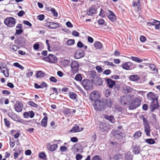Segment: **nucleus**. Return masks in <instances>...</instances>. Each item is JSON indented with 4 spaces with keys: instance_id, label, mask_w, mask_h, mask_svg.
Returning <instances> with one entry per match:
<instances>
[{
    "instance_id": "obj_1",
    "label": "nucleus",
    "mask_w": 160,
    "mask_h": 160,
    "mask_svg": "<svg viewBox=\"0 0 160 160\" xmlns=\"http://www.w3.org/2000/svg\"><path fill=\"white\" fill-rule=\"evenodd\" d=\"M142 101V98L140 97H136L132 100L130 102L129 107L130 109H133L139 107Z\"/></svg>"
},
{
    "instance_id": "obj_2",
    "label": "nucleus",
    "mask_w": 160,
    "mask_h": 160,
    "mask_svg": "<svg viewBox=\"0 0 160 160\" xmlns=\"http://www.w3.org/2000/svg\"><path fill=\"white\" fill-rule=\"evenodd\" d=\"M142 119L144 125V132L147 136H149L150 135V128L148 121L143 115H142Z\"/></svg>"
},
{
    "instance_id": "obj_3",
    "label": "nucleus",
    "mask_w": 160,
    "mask_h": 160,
    "mask_svg": "<svg viewBox=\"0 0 160 160\" xmlns=\"http://www.w3.org/2000/svg\"><path fill=\"white\" fill-rule=\"evenodd\" d=\"M79 64L78 63L75 61H72L71 64V72L73 74L79 72Z\"/></svg>"
},
{
    "instance_id": "obj_4",
    "label": "nucleus",
    "mask_w": 160,
    "mask_h": 160,
    "mask_svg": "<svg viewBox=\"0 0 160 160\" xmlns=\"http://www.w3.org/2000/svg\"><path fill=\"white\" fill-rule=\"evenodd\" d=\"M93 106L95 109L98 111H102L105 110V106L102 99L94 102Z\"/></svg>"
},
{
    "instance_id": "obj_5",
    "label": "nucleus",
    "mask_w": 160,
    "mask_h": 160,
    "mask_svg": "<svg viewBox=\"0 0 160 160\" xmlns=\"http://www.w3.org/2000/svg\"><path fill=\"white\" fill-rule=\"evenodd\" d=\"M82 84L84 88L87 90H91L92 89V83L88 79H83L82 82Z\"/></svg>"
},
{
    "instance_id": "obj_6",
    "label": "nucleus",
    "mask_w": 160,
    "mask_h": 160,
    "mask_svg": "<svg viewBox=\"0 0 160 160\" xmlns=\"http://www.w3.org/2000/svg\"><path fill=\"white\" fill-rule=\"evenodd\" d=\"M43 60L50 63H55L57 61V58L51 54H49L47 57H43Z\"/></svg>"
},
{
    "instance_id": "obj_7",
    "label": "nucleus",
    "mask_w": 160,
    "mask_h": 160,
    "mask_svg": "<svg viewBox=\"0 0 160 160\" xmlns=\"http://www.w3.org/2000/svg\"><path fill=\"white\" fill-rule=\"evenodd\" d=\"M4 23L8 27H13L15 23V19L13 18L10 17L6 18L4 20Z\"/></svg>"
},
{
    "instance_id": "obj_8",
    "label": "nucleus",
    "mask_w": 160,
    "mask_h": 160,
    "mask_svg": "<svg viewBox=\"0 0 160 160\" xmlns=\"http://www.w3.org/2000/svg\"><path fill=\"white\" fill-rule=\"evenodd\" d=\"M99 128L101 131L103 132H107L110 129V126L106 123H101L99 124Z\"/></svg>"
},
{
    "instance_id": "obj_9",
    "label": "nucleus",
    "mask_w": 160,
    "mask_h": 160,
    "mask_svg": "<svg viewBox=\"0 0 160 160\" xmlns=\"http://www.w3.org/2000/svg\"><path fill=\"white\" fill-rule=\"evenodd\" d=\"M100 98V95L99 93L96 91H94L91 93L90 95V99L92 102H96Z\"/></svg>"
},
{
    "instance_id": "obj_10",
    "label": "nucleus",
    "mask_w": 160,
    "mask_h": 160,
    "mask_svg": "<svg viewBox=\"0 0 160 160\" xmlns=\"http://www.w3.org/2000/svg\"><path fill=\"white\" fill-rule=\"evenodd\" d=\"M123 68L126 70H132L134 68L135 65L130 62H125L122 65Z\"/></svg>"
},
{
    "instance_id": "obj_11",
    "label": "nucleus",
    "mask_w": 160,
    "mask_h": 160,
    "mask_svg": "<svg viewBox=\"0 0 160 160\" xmlns=\"http://www.w3.org/2000/svg\"><path fill=\"white\" fill-rule=\"evenodd\" d=\"M159 107L158 104V99L152 101L150 106L151 111L153 112L155 109H157Z\"/></svg>"
},
{
    "instance_id": "obj_12",
    "label": "nucleus",
    "mask_w": 160,
    "mask_h": 160,
    "mask_svg": "<svg viewBox=\"0 0 160 160\" xmlns=\"http://www.w3.org/2000/svg\"><path fill=\"white\" fill-rule=\"evenodd\" d=\"M23 107V104L21 102L19 101H17L14 106L15 110L18 112H22Z\"/></svg>"
},
{
    "instance_id": "obj_13",
    "label": "nucleus",
    "mask_w": 160,
    "mask_h": 160,
    "mask_svg": "<svg viewBox=\"0 0 160 160\" xmlns=\"http://www.w3.org/2000/svg\"><path fill=\"white\" fill-rule=\"evenodd\" d=\"M85 52L81 49H78L76 51L75 54V58L79 59L84 56Z\"/></svg>"
},
{
    "instance_id": "obj_14",
    "label": "nucleus",
    "mask_w": 160,
    "mask_h": 160,
    "mask_svg": "<svg viewBox=\"0 0 160 160\" xmlns=\"http://www.w3.org/2000/svg\"><path fill=\"white\" fill-rule=\"evenodd\" d=\"M104 106H105V109L107 107H110L112 106V102L111 98L101 99Z\"/></svg>"
},
{
    "instance_id": "obj_15",
    "label": "nucleus",
    "mask_w": 160,
    "mask_h": 160,
    "mask_svg": "<svg viewBox=\"0 0 160 160\" xmlns=\"http://www.w3.org/2000/svg\"><path fill=\"white\" fill-rule=\"evenodd\" d=\"M147 24L148 26L150 25H155V28L156 29H159L160 28V22L153 19L150 22H148Z\"/></svg>"
},
{
    "instance_id": "obj_16",
    "label": "nucleus",
    "mask_w": 160,
    "mask_h": 160,
    "mask_svg": "<svg viewBox=\"0 0 160 160\" xmlns=\"http://www.w3.org/2000/svg\"><path fill=\"white\" fill-rule=\"evenodd\" d=\"M147 99L149 100L153 101L158 99V96H157L154 93L152 92H150L147 94Z\"/></svg>"
},
{
    "instance_id": "obj_17",
    "label": "nucleus",
    "mask_w": 160,
    "mask_h": 160,
    "mask_svg": "<svg viewBox=\"0 0 160 160\" xmlns=\"http://www.w3.org/2000/svg\"><path fill=\"white\" fill-rule=\"evenodd\" d=\"M130 98L128 95H125L122 96L121 98V102L124 104L126 105L130 101Z\"/></svg>"
},
{
    "instance_id": "obj_18",
    "label": "nucleus",
    "mask_w": 160,
    "mask_h": 160,
    "mask_svg": "<svg viewBox=\"0 0 160 160\" xmlns=\"http://www.w3.org/2000/svg\"><path fill=\"white\" fill-rule=\"evenodd\" d=\"M8 115L12 119L17 122L20 118L18 115L13 112L8 113Z\"/></svg>"
},
{
    "instance_id": "obj_19",
    "label": "nucleus",
    "mask_w": 160,
    "mask_h": 160,
    "mask_svg": "<svg viewBox=\"0 0 160 160\" xmlns=\"http://www.w3.org/2000/svg\"><path fill=\"white\" fill-rule=\"evenodd\" d=\"M106 82L108 86L112 88L115 85L116 82L110 78H106Z\"/></svg>"
},
{
    "instance_id": "obj_20",
    "label": "nucleus",
    "mask_w": 160,
    "mask_h": 160,
    "mask_svg": "<svg viewBox=\"0 0 160 160\" xmlns=\"http://www.w3.org/2000/svg\"><path fill=\"white\" fill-rule=\"evenodd\" d=\"M107 16L109 20L112 22H114L116 21V17L114 13L110 10L108 11V12L107 13Z\"/></svg>"
},
{
    "instance_id": "obj_21",
    "label": "nucleus",
    "mask_w": 160,
    "mask_h": 160,
    "mask_svg": "<svg viewBox=\"0 0 160 160\" xmlns=\"http://www.w3.org/2000/svg\"><path fill=\"white\" fill-rule=\"evenodd\" d=\"M35 114L33 111H30L29 112H25L23 113L24 117L25 118H28L29 117L31 118H33Z\"/></svg>"
},
{
    "instance_id": "obj_22",
    "label": "nucleus",
    "mask_w": 160,
    "mask_h": 160,
    "mask_svg": "<svg viewBox=\"0 0 160 160\" xmlns=\"http://www.w3.org/2000/svg\"><path fill=\"white\" fill-rule=\"evenodd\" d=\"M90 76L92 82L94 81L98 77L97 75V72L94 71H92L90 72Z\"/></svg>"
},
{
    "instance_id": "obj_23",
    "label": "nucleus",
    "mask_w": 160,
    "mask_h": 160,
    "mask_svg": "<svg viewBox=\"0 0 160 160\" xmlns=\"http://www.w3.org/2000/svg\"><path fill=\"white\" fill-rule=\"evenodd\" d=\"M129 79L130 81L137 82L140 79V77L138 75L133 74L130 75Z\"/></svg>"
},
{
    "instance_id": "obj_24",
    "label": "nucleus",
    "mask_w": 160,
    "mask_h": 160,
    "mask_svg": "<svg viewBox=\"0 0 160 160\" xmlns=\"http://www.w3.org/2000/svg\"><path fill=\"white\" fill-rule=\"evenodd\" d=\"M48 149L51 152H53L56 150L58 148V145L56 144H54L51 145L50 144H48L47 145Z\"/></svg>"
},
{
    "instance_id": "obj_25",
    "label": "nucleus",
    "mask_w": 160,
    "mask_h": 160,
    "mask_svg": "<svg viewBox=\"0 0 160 160\" xmlns=\"http://www.w3.org/2000/svg\"><path fill=\"white\" fill-rule=\"evenodd\" d=\"M69 97L72 99L73 100H77L78 97L77 94L75 92H68Z\"/></svg>"
},
{
    "instance_id": "obj_26",
    "label": "nucleus",
    "mask_w": 160,
    "mask_h": 160,
    "mask_svg": "<svg viewBox=\"0 0 160 160\" xmlns=\"http://www.w3.org/2000/svg\"><path fill=\"white\" fill-rule=\"evenodd\" d=\"M93 82L97 86H101L102 84L103 81L100 77H98Z\"/></svg>"
},
{
    "instance_id": "obj_27",
    "label": "nucleus",
    "mask_w": 160,
    "mask_h": 160,
    "mask_svg": "<svg viewBox=\"0 0 160 160\" xmlns=\"http://www.w3.org/2000/svg\"><path fill=\"white\" fill-rule=\"evenodd\" d=\"M132 5L134 7H137V9H140L141 8V4L140 0H135L132 2Z\"/></svg>"
},
{
    "instance_id": "obj_28",
    "label": "nucleus",
    "mask_w": 160,
    "mask_h": 160,
    "mask_svg": "<svg viewBox=\"0 0 160 160\" xmlns=\"http://www.w3.org/2000/svg\"><path fill=\"white\" fill-rule=\"evenodd\" d=\"M83 128H82L81 129H79V127L78 126H76L73 127L70 130V132L72 133L78 132L82 131Z\"/></svg>"
},
{
    "instance_id": "obj_29",
    "label": "nucleus",
    "mask_w": 160,
    "mask_h": 160,
    "mask_svg": "<svg viewBox=\"0 0 160 160\" xmlns=\"http://www.w3.org/2000/svg\"><path fill=\"white\" fill-rule=\"evenodd\" d=\"M140 151V147L139 145H136L133 149V152L135 154H139Z\"/></svg>"
},
{
    "instance_id": "obj_30",
    "label": "nucleus",
    "mask_w": 160,
    "mask_h": 160,
    "mask_svg": "<svg viewBox=\"0 0 160 160\" xmlns=\"http://www.w3.org/2000/svg\"><path fill=\"white\" fill-rule=\"evenodd\" d=\"M94 46L96 49H100L102 48L103 45L98 41H96L94 42Z\"/></svg>"
},
{
    "instance_id": "obj_31",
    "label": "nucleus",
    "mask_w": 160,
    "mask_h": 160,
    "mask_svg": "<svg viewBox=\"0 0 160 160\" xmlns=\"http://www.w3.org/2000/svg\"><path fill=\"white\" fill-rule=\"evenodd\" d=\"M104 118L112 123H114L115 122V119L114 117L112 115L108 116V115H104Z\"/></svg>"
},
{
    "instance_id": "obj_32",
    "label": "nucleus",
    "mask_w": 160,
    "mask_h": 160,
    "mask_svg": "<svg viewBox=\"0 0 160 160\" xmlns=\"http://www.w3.org/2000/svg\"><path fill=\"white\" fill-rule=\"evenodd\" d=\"M32 120H29L28 121L24 120L23 119H21L20 118L18 121V122H20L23 125H28V123H31L32 122Z\"/></svg>"
},
{
    "instance_id": "obj_33",
    "label": "nucleus",
    "mask_w": 160,
    "mask_h": 160,
    "mask_svg": "<svg viewBox=\"0 0 160 160\" xmlns=\"http://www.w3.org/2000/svg\"><path fill=\"white\" fill-rule=\"evenodd\" d=\"M48 117L47 116L44 117L41 122V124L43 127H46L47 124Z\"/></svg>"
},
{
    "instance_id": "obj_34",
    "label": "nucleus",
    "mask_w": 160,
    "mask_h": 160,
    "mask_svg": "<svg viewBox=\"0 0 160 160\" xmlns=\"http://www.w3.org/2000/svg\"><path fill=\"white\" fill-rule=\"evenodd\" d=\"M96 12V9L95 8L92 6L89 9V11L88 12V14L89 15L92 16Z\"/></svg>"
},
{
    "instance_id": "obj_35",
    "label": "nucleus",
    "mask_w": 160,
    "mask_h": 160,
    "mask_svg": "<svg viewBox=\"0 0 160 160\" xmlns=\"http://www.w3.org/2000/svg\"><path fill=\"white\" fill-rule=\"evenodd\" d=\"M49 27L52 29H55L57 27H59V24L58 23H55L52 22L50 23Z\"/></svg>"
},
{
    "instance_id": "obj_36",
    "label": "nucleus",
    "mask_w": 160,
    "mask_h": 160,
    "mask_svg": "<svg viewBox=\"0 0 160 160\" xmlns=\"http://www.w3.org/2000/svg\"><path fill=\"white\" fill-rule=\"evenodd\" d=\"M124 92L126 93H130L132 91V89L129 86H127L123 88Z\"/></svg>"
},
{
    "instance_id": "obj_37",
    "label": "nucleus",
    "mask_w": 160,
    "mask_h": 160,
    "mask_svg": "<svg viewBox=\"0 0 160 160\" xmlns=\"http://www.w3.org/2000/svg\"><path fill=\"white\" fill-rule=\"evenodd\" d=\"M122 133L118 131L114 132L113 135L115 138H119L121 137Z\"/></svg>"
},
{
    "instance_id": "obj_38",
    "label": "nucleus",
    "mask_w": 160,
    "mask_h": 160,
    "mask_svg": "<svg viewBox=\"0 0 160 160\" xmlns=\"http://www.w3.org/2000/svg\"><path fill=\"white\" fill-rule=\"evenodd\" d=\"M145 141L146 142L150 145L153 144L155 143L154 140L152 138L147 139Z\"/></svg>"
},
{
    "instance_id": "obj_39",
    "label": "nucleus",
    "mask_w": 160,
    "mask_h": 160,
    "mask_svg": "<svg viewBox=\"0 0 160 160\" xmlns=\"http://www.w3.org/2000/svg\"><path fill=\"white\" fill-rule=\"evenodd\" d=\"M131 58L133 61L137 62L140 63L142 62L143 61L142 59L137 57L132 56L131 57Z\"/></svg>"
},
{
    "instance_id": "obj_40",
    "label": "nucleus",
    "mask_w": 160,
    "mask_h": 160,
    "mask_svg": "<svg viewBox=\"0 0 160 160\" xmlns=\"http://www.w3.org/2000/svg\"><path fill=\"white\" fill-rule=\"evenodd\" d=\"M45 75V74L42 71H39L36 74V76L37 78H43Z\"/></svg>"
},
{
    "instance_id": "obj_41",
    "label": "nucleus",
    "mask_w": 160,
    "mask_h": 160,
    "mask_svg": "<svg viewBox=\"0 0 160 160\" xmlns=\"http://www.w3.org/2000/svg\"><path fill=\"white\" fill-rule=\"evenodd\" d=\"M122 157L120 153H117L113 157V158L114 160H119L121 159Z\"/></svg>"
},
{
    "instance_id": "obj_42",
    "label": "nucleus",
    "mask_w": 160,
    "mask_h": 160,
    "mask_svg": "<svg viewBox=\"0 0 160 160\" xmlns=\"http://www.w3.org/2000/svg\"><path fill=\"white\" fill-rule=\"evenodd\" d=\"M4 121L5 126L7 128H9L11 124V123L10 121L7 118H4Z\"/></svg>"
},
{
    "instance_id": "obj_43",
    "label": "nucleus",
    "mask_w": 160,
    "mask_h": 160,
    "mask_svg": "<svg viewBox=\"0 0 160 160\" xmlns=\"http://www.w3.org/2000/svg\"><path fill=\"white\" fill-rule=\"evenodd\" d=\"M142 135V132H141L138 131L135 132L133 135V137L135 138H137L140 137Z\"/></svg>"
},
{
    "instance_id": "obj_44",
    "label": "nucleus",
    "mask_w": 160,
    "mask_h": 160,
    "mask_svg": "<svg viewBox=\"0 0 160 160\" xmlns=\"http://www.w3.org/2000/svg\"><path fill=\"white\" fill-rule=\"evenodd\" d=\"M27 103L28 105L34 108H37L38 107V105L32 101H28Z\"/></svg>"
},
{
    "instance_id": "obj_45",
    "label": "nucleus",
    "mask_w": 160,
    "mask_h": 160,
    "mask_svg": "<svg viewBox=\"0 0 160 160\" xmlns=\"http://www.w3.org/2000/svg\"><path fill=\"white\" fill-rule=\"evenodd\" d=\"M82 77L80 74H78L75 77V79L78 81H81L82 80Z\"/></svg>"
},
{
    "instance_id": "obj_46",
    "label": "nucleus",
    "mask_w": 160,
    "mask_h": 160,
    "mask_svg": "<svg viewBox=\"0 0 160 160\" xmlns=\"http://www.w3.org/2000/svg\"><path fill=\"white\" fill-rule=\"evenodd\" d=\"M104 65L107 66H110L112 67H114L115 65L112 62H110L108 61H105L103 62Z\"/></svg>"
},
{
    "instance_id": "obj_47",
    "label": "nucleus",
    "mask_w": 160,
    "mask_h": 160,
    "mask_svg": "<svg viewBox=\"0 0 160 160\" xmlns=\"http://www.w3.org/2000/svg\"><path fill=\"white\" fill-rule=\"evenodd\" d=\"M51 11L52 13L53 14V15L55 17H57L58 15V12L56 11L55 9L54 8H52L51 9Z\"/></svg>"
},
{
    "instance_id": "obj_48",
    "label": "nucleus",
    "mask_w": 160,
    "mask_h": 160,
    "mask_svg": "<svg viewBox=\"0 0 160 160\" xmlns=\"http://www.w3.org/2000/svg\"><path fill=\"white\" fill-rule=\"evenodd\" d=\"M91 160H102V159L99 155H95L92 157Z\"/></svg>"
},
{
    "instance_id": "obj_49",
    "label": "nucleus",
    "mask_w": 160,
    "mask_h": 160,
    "mask_svg": "<svg viewBox=\"0 0 160 160\" xmlns=\"http://www.w3.org/2000/svg\"><path fill=\"white\" fill-rule=\"evenodd\" d=\"M10 48L11 49H12L14 51H16L18 49V47L14 45H10Z\"/></svg>"
},
{
    "instance_id": "obj_50",
    "label": "nucleus",
    "mask_w": 160,
    "mask_h": 160,
    "mask_svg": "<svg viewBox=\"0 0 160 160\" xmlns=\"http://www.w3.org/2000/svg\"><path fill=\"white\" fill-rule=\"evenodd\" d=\"M75 43L74 40L72 39H69L67 42V44L68 45H72Z\"/></svg>"
},
{
    "instance_id": "obj_51",
    "label": "nucleus",
    "mask_w": 160,
    "mask_h": 160,
    "mask_svg": "<svg viewBox=\"0 0 160 160\" xmlns=\"http://www.w3.org/2000/svg\"><path fill=\"white\" fill-rule=\"evenodd\" d=\"M96 69L97 70L98 72V73L102 72L103 70L102 68L100 66H96Z\"/></svg>"
},
{
    "instance_id": "obj_52",
    "label": "nucleus",
    "mask_w": 160,
    "mask_h": 160,
    "mask_svg": "<svg viewBox=\"0 0 160 160\" xmlns=\"http://www.w3.org/2000/svg\"><path fill=\"white\" fill-rule=\"evenodd\" d=\"M39 157L40 158L44 159L46 157V155L44 152H42L39 154Z\"/></svg>"
},
{
    "instance_id": "obj_53",
    "label": "nucleus",
    "mask_w": 160,
    "mask_h": 160,
    "mask_svg": "<svg viewBox=\"0 0 160 160\" xmlns=\"http://www.w3.org/2000/svg\"><path fill=\"white\" fill-rule=\"evenodd\" d=\"M13 65L16 67H18L22 69H23L24 68V67H22L21 65H20L18 62H15L14 63Z\"/></svg>"
},
{
    "instance_id": "obj_54",
    "label": "nucleus",
    "mask_w": 160,
    "mask_h": 160,
    "mask_svg": "<svg viewBox=\"0 0 160 160\" xmlns=\"http://www.w3.org/2000/svg\"><path fill=\"white\" fill-rule=\"evenodd\" d=\"M49 80L53 82L56 83L57 82V79L55 78L53 76H52L49 78Z\"/></svg>"
},
{
    "instance_id": "obj_55",
    "label": "nucleus",
    "mask_w": 160,
    "mask_h": 160,
    "mask_svg": "<svg viewBox=\"0 0 160 160\" xmlns=\"http://www.w3.org/2000/svg\"><path fill=\"white\" fill-rule=\"evenodd\" d=\"M41 88H47L48 86L45 82H43L41 84Z\"/></svg>"
},
{
    "instance_id": "obj_56",
    "label": "nucleus",
    "mask_w": 160,
    "mask_h": 160,
    "mask_svg": "<svg viewBox=\"0 0 160 160\" xmlns=\"http://www.w3.org/2000/svg\"><path fill=\"white\" fill-rule=\"evenodd\" d=\"M71 110L69 108H67L65 109L64 114L65 115H68L71 113Z\"/></svg>"
},
{
    "instance_id": "obj_57",
    "label": "nucleus",
    "mask_w": 160,
    "mask_h": 160,
    "mask_svg": "<svg viewBox=\"0 0 160 160\" xmlns=\"http://www.w3.org/2000/svg\"><path fill=\"white\" fill-rule=\"evenodd\" d=\"M149 68L151 70L153 71H154L156 69V67L153 64H150L149 65Z\"/></svg>"
},
{
    "instance_id": "obj_58",
    "label": "nucleus",
    "mask_w": 160,
    "mask_h": 160,
    "mask_svg": "<svg viewBox=\"0 0 160 160\" xmlns=\"http://www.w3.org/2000/svg\"><path fill=\"white\" fill-rule=\"evenodd\" d=\"M111 72V71L109 69H107L105 70L103 72V74H105L107 75H109L110 74Z\"/></svg>"
},
{
    "instance_id": "obj_59",
    "label": "nucleus",
    "mask_w": 160,
    "mask_h": 160,
    "mask_svg": "<svg viewBox=\"0 0 160 160\" xmlns=\"http://www.w3.org/2000/svg\"><path fill=\"white\" fill-rule=\"evenodd\" d=\"M140 40L141 42H143L146 40V38L145 36H142L140 37Z\"/></svg>"
},
{
    "instance_id": "obj_60",
    "label": "nucleus",
    "mask_w": 160,
    "mask_h": 160,
    "mask_svg": "<svg viewBox=\"0 0 160 160\" xmlns=\"http://www.w3.org/2000/svg\"><path fill=\"white\" fill-rule=\"evenodd\" d=\"M99 15L102 18L105 17V14L104 11L102 9H101Z\"/></svg>"
},
{
    "instance_id": "obj_61",
    "label": "nucleus",
    "mask_w": 160,
    "mask_h": 160,
    "mask_svg": "<svg viewBox=\"0 0 160 160\" xmlns=\"http://www.w3.org/2000/svg\"><path fill=\"white\" fill-rule=\"evenodd\" d=\"M67 148L65 146H62L60 148V150L61 152H64L67 150Z\"/></svg>"
},
{
    "instance_id": "obj_62",
    "label": "nucleus",
    "mask_w": 160,
    "mask_h": 160,
    "mask_svg": "<svg viewBox=\"0 0 160 160\" xmlns=\"http://www.w3.org/2000/svg\"><path fill=\"white\" fill-rule=\"evenodd\" d=\"M82 158V156L79 154H77L76 156V158L77 160H80Z\"/></svg>"
},
{
    "instance_id": "obj_63",
    "label": "nucleus",
    "mask_w": 160,
    "mask_h": 160,
    "mask_svg": "<svg viewBox=\"0 0 160 160\" xmlns=\"http://www.w3.org/2000/svg\"><path fill=\"white\" fill-rule=\"evenodd\" d=\"M9 144H10V146L11 148H13L15 145L14 141L13 139H12V141L11 140H10V141Z\"/></svg>"
},
{
    "instance_id": "obj_64",
    "label": "nucleus",
    "mask_w": 160,
    "mask_h": 160,
    "mask_svg": "<svg viewBox=\"0 0 160 160\" xmlns=\"http://www.w3.org/2000/svg\"><path fill=\"white\" fill-rule=\"evenodd\" d=\"M38 19L39 20L42 21L44 19V16L43 14H41L40 15H38Z\"/></svg>"
}]
</instances>
